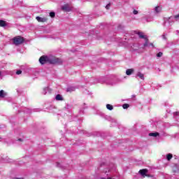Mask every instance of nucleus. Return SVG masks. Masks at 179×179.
Segmentation results:
<instances>
[{
  "mask_svg": "<svg viewBox=\"0 0 179 179\" xmlns=\"http://www.w3.org/2000/svg\"><path fill=\"white\" fill-rule=\"evenodd\" d=\"M50 17H52V18L55 17V12H50Z\"/></svg>",
  "mask_w": 179,
  "mask_h": 179,
  "instance_id": "nucleus-19",
  "label": "nucleus"
},
{
  "mask_svg": "<svg viewBox=\"0 0 179 179\" xmlns=\"http://www.w3.org/2000/svg\"><path fill=\"white\" fill-rule=\"evenodd\" d=\"M133 13H134V15H138V10H134L133 11Z\"/></svg>",
  "mask_w": 179,
  "mask_h": 179,
  "instance_id": "nucleus-24",
  "label": "nucleus"
},
{
  "mask_svg": "<svg viewBox=\"0 0 179 179\" xmlns=\"http://www.w3.org/2000/svg\"><path fill=\"white\" fill-rule=\"evenodd\" d=\"M0 75H1V71H0Z\"/></svg>",
  "mask_w": 179,
  "mask_h": 179,
  "instance_id": "nucleus-29",
  "label": "nucleus"
},
{
  "mask_svg": "<svg viewBox=\"0 0 179 179\" xmlns=\"http://www.w3.org/2000/svg\"><path fill=\"white\" fill-rule=\"evenodd\" d=\"M48 64H62V60L59 58H57L55 56H48Z\"/></svg>",
  "mask_w": 179,
  "mask_h": 179,
  "instance_id": "nucleus-2",
  "label": "nucleus"
},
{
  "mask_svg": "<svg viewBox=\"0 0 179 179\" xmlns=\"http://www.w3.org/2000/svg\"><path fill=\"white\" fill-rule=\"evenodd\" d=\"M39 62L41 65L48 63V56L43 55L39 58Z\"/></svg>",
  "mask_w": 179,
  "mask_h": 179,
  "instance_id": "nucleus-4",
  "label": "nucleus"
},
{
  "mask_svg": "<svg viewBox=\"0 0 179 179\" xmlns=\"http://www.w3.org/2000/svg\"><path fill=\"white\" fill-rule=\"evenodd\" d=\"M145 177L153 178V176L152 175L146 174Z\"/></svg>",
  "mask_w": 179,
  "mask_h": 179,
  "instance_id": "nucleus-23",
  "label": "nucleus"
},
{
  "mask_svg": "<svg viewBox=\"0 0 179 179\" xmlns=\"http://www.w3.org/2000/svg\"><path fill=\"white\" fill-rule=\"evenodd\" d=\"M13 179H24L23 178H14Z\"/></svg>",
  "mask_w": 179,
  "mask_h": 179,
  "instance_id": "nucleus-27",
  "label": "nucleus"
},
{
  "mask_svg": "<svg viewBox=\"0 0 179 179\" xmlns=\"http://www.w3.org/2000/svg\"><path fill=\"white\" fill-rule=\"evenodd\" d=\"M62 9L64 11V12H69V10H71V9L69 8V6L68 4H64L62 7Z\"/></svg>",
  "mask_w": 179,
  "mask_h": 179,
  "instance_id": "nucleus-7",
  "label": "nucleus"
},
{
  "mask_svg": "<svg viewBox=\"0 0 179 179\" xmlns=\"http://www.w3.org/2000/svg\"><path fill=\"white\" fill-rule=\"evenodd\" d=\"M111 3H108L106 6V9H110V6Z\"/></svg>",
  "mask_w": 179,
  "mask_h": 179,
  "instance_id": "nucleus-22",
  "label": "nucleus"
},
{
  "mask_svg": "<svg viewBox=\"0 0 179 179\" xmlns=\"http://www.w3.org/2000/svg\"><path fill=\"white\" fill-rule=\"evenodd\" d=\"M150 45L151 46V47H153V48H155V45H153V43H150Z\"/></svg>",
  "mask_w": 179,
  "mask_h": 179,
  "instance_id": "nucleus-26",
  "label": "nucleus"
},
{
  "mask_svg": "<svg viewBox=\"0 0 179 179\" xmlns=\"http://www.w3.org/2000/svg\"><path fill=\"white\" fill-rule=\"evenodd\" d=\"M174 18L177 20L179 18V14L174 16Z\"/></svg>",
  "mask_w": 179,
  "mask_h": 179,
  "instance_id": "nucleus-25",
  "label": "nucleus"
},
{
  "mask_svg": "<svg viewBox=\"0 0 179 179\" xmlns=\"http://www.w3.org/2000/svg\"><path fill=\"white\" fill-rule=\"evenodd\" d=\"M163 10V7L162 6H156L155 7V13H160Z\"/></svg>",
  "mask_w": 179,
  "mask_h": 179,
  "instance_id": "nucleus-9",
  "label": "nucleus"
},
{
  "mask_svg": "<svg viewBox=\"0 0 179 179\" xmlns=\"http://www.w3.org/2000/svg\"><path fill=\"white\" fill-rule=\"evenodd\" d=\"M106 108H107L108 110H110V111H111V110H113V108H114V107H113V106L110 105V104H107V105H106Z\"/></svg>",
  "mask_w": 179,
  "mask_h": 179,
  "instance_id": "nucleus-17",
  "label": "nucleus"
},
{
  "mask_svg": "<svg viewBox=\"0 0 179 179\" xmlns=\"http://www.w3.org/2000/svg\"><path fill=\"white\" fill-rule=\"evenodd\" d=\"M36 20H37V22H39L41 23H45V22H47L48 20V18L47 17H36Z\"/></svg>",
  "mask_w": 179,
  "mask_h": 179,
  "instance_id": "nucleus-5",
  "label": "nucleus"
},
{
  "mask_svg": "<svg viewBox=\"0 0 179 179\" xmlns=\"http://www.w3.org/2000/svg\"><path fill=\"white\" fill-rule=\"evenodd\" d=\"M122 107L124 110H127V108H129V104L128 103H124L122 105Z\"/></svg>",
  "mask_w": 179,
  "mask_h": 179,
  "instance_id": "nucleus-18",
  "label": "nucleus"
},
{
  "mask_svg": "<svg viewBox=\"0 0 179 179\" xmlns=\"http://www.w3.org/2000/svg\"><path fill=\"white\" fill-rule=\"evenodd\" d=\"M18 141H19L20 142H22V138H19Z\"/></svg>",
  "mask_w": 179,
  "mask_h": 179,
  "instance_id": "nucleus-28",
  "label": "nucleus"
},
{
  "mask_svg": "<svg viewBox=\"0 0 179 179\" xmlns=\"http://www.w3.org/2000/svg\"><path fill=\"white\" fill-rule=\"evenodd\" d=\"M166 159L169 162H170V160H171V159H173V155L172 154H168L166 155Z\"/></svg>",
  "mask_w": 179,
  "mask_h": 179,
  "instance_id": "nucleus-16",
  "label": "nucleus"
},
{
  "mask_svg": "<svg viewBox=\"0 0 179 179\" xmlns=\"http://www.w3.org/2000/svg\"><path fill=\"white\" fill-rule=\"evenodd\" d=\"M134 69H129L126 71V75L129 76V75H132V73H134Z\"/></svg>",
  "mask_w": 179,
  "mask_h": 179,
  "instance_id": "nucleus-11",
  "label": "nucleus"
},
{
  "mask_svg": "<svg viewBox=\"0 0 179 179\" xmlns=\"http://www.w3.org/2000/svg\"><path fill=\"white\" fill-rule=\"evenodd\" d=\"M159 135L160 134H159L158 132L149 134V136H154L155 138H156V136H159Z\"/></svg>",
  "mask_w": 179,
  "mask_h": 179,
  "instance_id": "nucleus-15",
  "label": "nucleus"
},
{
  "mask_svg": "<svg viewBox=\"0 0 179 179\" xmlns=\"http://www.w3.org/2000/svg\"><path fill=\"white\" fill-rule=\"evenodd\" d=\"M55 99L57 101H62V100H64V98H62V96H61V94H57L55 97Z\"/></svg>",
  "mask_w": 179,
  "mask_h": 179,
  "instance_id": "nucleus-12",
  "label": "nucleus"
},
{
  "mask_svg": "<svg viewBox=\"0 0 179 179\" xmlns=\"http://www.w3.org/2000/svg\"><path fill=\"white\" fill-rule=\"evenodd\" d=\"M6 26H8L6 21L0 20V27H6Z\"/></svg>",
  "mask_w": 179,
  "mask_h": 179,
  "instance_id": "nucleus-10",
  "label": "nucleus"
},
{
  "mask_svg": "<svg viewBox=\"0 0 179 179\" xmlns=\"http://www.w3.org/2000/svg\"><path fill=\"white\" fill-rule=\"evenodd\" d=\"M148 169H141L138 173L139 174H141V176H142L143 177H145L146 174H148Z\"/></svg>",
  "mask_w": 179,
  "mask_h": 179,
  "instance_id": "nucleus-6",
  "label": "nucleus"
},
{
  "mask_svg": "<svg viewBox=\"0 0 179 179\" xmlns=\"http://www.w3.org/2000/svg\"><path fill=\"white\" fill-rule=\"evenodd\" d=\"M137 76H138V78H140V79H142V80H145V76L143 75V73L138 72L137 73Z\"/></svg>",
  "mask_w": 179,
  "mask_h": 179,
  "instance_id": "nucleus-13",
  "label": "nucleus"
},
{
  "mask_svg": "<svg viewBox=\"0 0 179 179\" xmlns=\"http://www.w3.org/2000/svg\"><path fill=\"white\" fill-rule=\"evenodd\" d=\"M6 96V93L5 92V91H3V90H0V97L1 99H3V97H5Z\"/></svg>",
  "mask_w": 179,
  "mask_h": 179,
  "instance_id": "nucleus-14",
  "label": "nucleus"
},
{
  "mask_svg": "<svg viewBox=\"0 0 179 179\" xmlns=\"http://www.w3.org/2000/svg\"><path fill=\"white\" fill-rule=\"evenodd\" d=\"M136 34H138L139 38H143V40H145V42L143 44V47L149 46V38H148L147 35H145V34L141 31H137L136 32Z\"/></svg>",
  "mask_w": 179,
  "mask_h": 179,
  "instance_id": "nucleus-1",
  "label": "nucleus"
},
{
  "mask_svg": "<svg viewBox=\"0 0 179 179\" xmlns=\"http://www.w3.org/2000/svg\"><path fill=\"white\" fill-rule=\"evenodd\" d=\"M157 57H158V58H160V57H163V52H158L157 54Z\"/></svg>",
  "mask_w": 179,
  "mask_h": 179,
  "instance_id": "nucleus-20",
  "label": "nucleus"
},
{
  "mask_svg": "<svg viewBox=\"0 0 179 179\" xmlns=\"http://www.w3.org/2000/svg\"><path fill=\"white\" fill-rule=\"evenodd\" d=\"M16 75H22V71L21 70H18L16 71Z\"/></svg>",
  "mask_w": 179,
  "mask_h": 179,
  "instance_id": "nucleus-21",
  "label": "nucleus"
},
{
  "mask_svg": "<svg viewBox=\"0 0 179 179\" xmlns=\"http://www.w3.org/2000/svg\"><path fill=\"white\" fill-rule=\"evenodd\" d=\"M76 90V88L75 87H69L66 88V92H75Z\"/></svg>",
  "mask_w": 179,
  "mask_h": 179,
  "instance_id": "nucleus-8",
  "label": "nucleus"
},
{
  "mask_svg": "<svg viewBox=\"0 0 179 179\" xmlns=\"http://www.w3.org/2000/svg\"><path fill=\"white\" fill-rule=\"evenodd\" d=\"M13 41L15 45H20V44L24 43V38H23V36H17L13 38Z\"/></svg>",
  "mask_w": 179,
  "mask_h": 179,
  "instance_id": "nucleus-3",
  "label": "nucleus"
}]
</instances>
